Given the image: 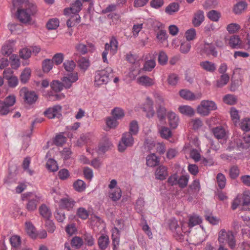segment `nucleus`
I'll use <instances>...</instances> for the list:
<instances>
[{"label":"nucleus","mask_w":250,"mask_h":250,"mask_svg":"<svg viewBox=\"0 0 250 250\" xmlns=\"http://www.w3.org/2000/svg\"><path fill=\"white\" fill-rule=\"evenodd\" d=\"M111 114L112 116L117 120L122 119L125 115L124 110L122 108L119 107H116L114 108L111 110Z\"/></svg>","instance_id":"cd10ccee"},{"label":"nucleus","mask_w":250,"mask_h":250,"mask_svg":"<svg viewBox=\"0 0 250 250\" xmlns=\"http://www.w3.org/2000/svg\"><path fill=\"white\" fill-rule=\"evenodd\" d=\"M179 9V4L177 2H172L168 5L166 8L165 12L168 15H172L177 12Z\"/></svg>","instance_id":"473e14b6"},{"label":"nucleus","mask_w":250,"mask_h":250,"mask_svg":"<svg viewBox=\"0 0 250 250\" xmlns=\"http://www.w3.org/2000/svg\"><path fill=\"white\" fill-rule=\"evenodd\" d=\"M11 246L18 250L21 244V240L19 236L13 235L9 239Z\"/></svg>","instance_id":"37998d69"},{"label":"nucleus","mask_w":250,"mask_h":250,"mask_svg":"<svg viewBox=\"0 0 250 250\" xmlns=\"http://www.w3.org/2000/svg\"><path fill=\"white\" fill-rule=\"evenodd\" d=\"M110 51L113 54L116 53L117 51L118 42L115 37H112L110 41Z\"/></svg>","instance_id":"338daca9"},{"label":"nucleus","mask_w":250,"mask_h":250,"mask_svg":"<svg viewBox=\"0 0 250 250\" xmlns=\"http://www.w3.org/2000/svg\"><path fill=\"white\" fill-rule=\"evenodd\" d=\"M31 14L23 8H18L17 18L22 23H27L31 21Z\"/></svg>","instance_id":"9b49d317"},{"label":"nucleus","mask_w":250,"mask_h":250,"mask_svg":"<svg viewBox=\"0 0 250 250\" xmlns=\"http://www.w3.org/2000/svg\"><path fill=\"white\" fill-rule=\"evenodd\" d=\"M24 8L28 12V13H29L30 14H31V16L35 15L37 11L36 5L34 3L29 1L28 3H26Z\"/></svg>","instance_id":"13d9d810"},{"label":"nucleus","mask_w":250,"mask_h":250,"mask_svg":"<svg viewBox=\"0 0 250 250\" xmlns=\"http://www.w3.org/2000/svg\"><path fill=\"white\" fill-rule=\"evenodd\" d=\"M10 59L11 61V65L12 68L15 69H17L20 65V62L18 57L16 55L12 54Z\"/></svg>","instance_id":"0e129e2a"},{"label":"nucleus","mask_w":250,"mask_h":250,"mask_svg":"<svg viewBox=\"0 0 250 250\" xmlns=\"http://www.w3.org/2000/svg\"><path fill=\"white\" fill-rule=\"evenodd\" d=\"M13 52V47L11 43H6L2 46L1 53L4 56H9Z\"/></svg>","instance_id":"8fccbe9b"},{"label":"nucleus","mask_w":250,"mask_h":250,"mask_svg":"<svg viewBox=\"0 0 250 250\" xmlns=\"http://www.w3.org/2000/svg\"><path fill=\"white\" fill-rule=\"evenodd\" d=\"M240 170L237 166H233L229 169V175L231 179H236L239 175Z\"/></svg>","instance_id":"4d7b16f0"},{"label":"nucleus","mask_w":250,"mask_h":250,"mask_svg":"<svg viewBox=\"0 0 250 250\" xmlns=\"http://www.w3.org/2000/svg\"><path fill=\"white\" fill-rule=\"evenodd\" d=\"M122 196V190L120 188H116L111 193L110 197L113 201L119 200Z\"/></svg>","instance_id":"6e6d98bb"},{"label":"nucleus","mask_w":250,"mask_h":250,"mask_svg":"<svg viewBox=\"0 0 250 250\" xmlns=\"http://www.w3.org/2000/svg\"><path fill=\"white\" fill-rule=\"evenodd\" d=\"M73 187L77 191L82 192L85 189L86 184L83 180L78 179L73 183Z\"/></svg>","instance_id":"f704fd0d"},{"label":"nucleus","mask_w":250,"mask_h":250,"mask_svg":"<svg viewBox=\"0 0 250 250\" xmlns=\"http://www.w3.org/2000/svg\"><path fill=\"white\" fill-rule=\"evenodd\" d=\"M40 214L44 218L48 219L51 216V212L48 207L44 204L42 205L39 208Z\"/></svg>","instance_id":"e433bc0d"},{"label":"nucleus","mask_w":250,"mask_h":250,"mask_svg":"<svg viewBox=\"0 0 250 250\" xmlns=\"http://www.w3.org/2000/svg\"><path fill=\"white\" fill-rule=\"evenodd\" d=\"M205 20L204 12L202 10L197 11L192 19V24L195 27L199 26Z\"/></svg>","instance_id":"2eb2a0df"},{"label":"nucleus","mask_w":250,"mask_h":250,"mask_svg":"<svg viewBox=\"0 0 250 250\" xmlns=\"http://www.w3.org/2000/svg\"><path fill=\"white\" fill-rule=\"evenodd\" d=\"M215 103L210 100H203L197 108V113L203 116H208L212 111L216 110Z\"/></svg>","instance_id":"f03ea898"},{"label":"nucleus","mask_w":250,"mask_h":250,"mask_svg":"<svg viewBox=\"0 0 250 250\" xmlns=\"http://www.w3.org/2000/svg\"><path fill=\"white\" fill-rule=\"evenodd\" d=\"M63 60L64 55L62 53H57L55 54L52 59V61H53V63H54L57 65L61 64Z\"/></svg>","instance_id":"bf43d9fd"},{"label":"nucleus","mask_w":250,"mask_h":250,"mask_svg":"<svg viewBox=\"0 0 250 250\" xmlns=\"http://www.w3.org/2000/svg\"><path fill=\"white\" fill-rule=\"evenodd\" d=\"M218 186L220 189H223L226 186V179L225 175L222 173H219L216 176Z\"/></svg>","instance_id":"a18cd8bd"},{"label":"nucleus","mask_w":250,"mask_h":250,"mask_svg":"<svg viewBox=\"0 0 250 250\" xmlns=\"http://www.w3.org/2000/svg\"><path fill=\"white\" fill-rule=\"evenodd\" d=\"M112 146L111 143L108 140H105L104 142L101 143L98 147V152L105 153L109 150Z\"/></svg>","instance_id":"58836bf2"},{"label":"nucleus","mask_w":250,"mask_h":250,"mask_svg":"<svg viewBox=\"0 0 250 250\" xmlns=\"http://www.w3.org/2000/svg\"><path fill=\"white\" fill-rule=\"evenodd\" d=\"M202 222V219L198 216H192L189 218L188 226L192 228Z\"/></svg>","instance_id":"680f3d73"},{"label":"nucleus","mask_w":250,"mask_h":250,"mask_svg":"<svg viewBox=\"0 0 250 250\" xmlns=\"http://www.w3.org/2000/svg\"><path fill=\"white\" fill-rule=\"evenodd\" d=\"M137 82L141 85L148 87L154 84V80L147 76H142L137 79Z\"/></svg>","instance_id":"4be33fe9"},{"label":"nucleus","mask_w":250,"mask_h":250,"mask_svg":"<svg viewBox=\"0 0 250 250\" xmlns=\"http://www.w3.org/2000/svg\"><path fill=\"white\" fill-rule=\"evenodd\" d=\"M247 7V2L245 1L241 0L234 5L233 11L235 14H240Z\"/></svg>","instance_id":"b1692460"},{"label":"nucleus","mask_w":250,"mask_h":250,"mask_svg":"<svg viewBox=\"0 0 250 250\" xmlns=\"http://www.w3.org/2000/svg\"><path fill=\"white\" fill-rule=\"evenodd\" d=\"M200 66L207 71L213 72L216 70L215 64L209 61H205L200 62Z\"/></svg>","instance_id":"7c9ffc66"},{"label":"nucleus","mask_w":250,"mask_h":250,"mask_svg":"<svg viewBox=\"0 0 250 250\" xmlns=\"http://www.w3.org/2000/svg\"><path fill=\"white\" fill-rule=\"evenodd\" d=\"M109 244L108 236L105 234H102L98 239V245L100 250H105Z\"/></svg>","instance_id":"6ab92c4d"},{"label":"nucleus","mask_w":250,"mask_h":250,"mask_svg":"<svg viewBox=\"0 0 250 250\" xmlns=\"http://www.w3.org/2000/svg\"><path fill=\"white\" fill-rule=\"evenodd\" d=\"M229 44L232 48L239 49L242 47L241 40L239 36H231L229 41Z\"/></svg>","instance_id":"f3484780"},{"label":"nucleus","mask_w":250,"mask_h":250,"mask_svg":"<svg viewBox=\"0 0 250 250\" xmlns=\"http://www.w3.org/2000/svg\"><path fill=\"white\" fill-rule=\"evenodd\" d=\"M83 241L82 238L79 236H74L71 240V245L76 249H79L83 245Z\"/></svg>","instance_id":"a19ab883"},{"label":"nucleus","mask_w":250,"mask_h":250,"mask_svg":"<svg viewBox=\"0 0 250 250\" xmlns=\"http://www.w3.org/2000/svg\"><path fill=\"white\" fill-rule=\"evenodd\" d=\"M118 120L116 119L113 116L107 117L106 120V124L107 127L110 128H116L119 125Z\"/></svg>","instance_id":"3c124183"},{"label":"nucleus","mask_w":250,"mask_h":250,"mask_svg":"<svg viewBox=\"0 0 250 250\" xmlns=\"http://www.w3.org/2000/svg\"><path fill=\"white\" fill-rule=\"evenodd\" d=\"M31 74V69L29 68H25L20 75L21 82L23 84L27 83L30 78Z\"/></svg>","instance_id":"a878e982"},{"label":"nucleus","mask_w":250,"mask_h":250,"mask_svg":"<svg viewBox=\"0 0 250 250\" xmlns=\"http://www.w3.org/2000/svg\"><path fill=\"white\" fill-rule=\"evenodd\" d=\"M133 135L130 133L125 132L122 134L121 141L118 145V150L120 152H123L127 147H131L134 143Z\"/></svg>","instance_id":"39448f33"},{"label":"nucleus","mask_w":250,"mask_h":250,"mask_svg":"<svg viewBox=\"0 0 250 250\" xmlns=\"http://www.w3.org/2000/svg\"><path fill=\"white\" fill-rule=\"evenodd\" d=\"M76 214L82 220H86L89 216L88 211L83 207H80L77 209Z\"/></svg>","instance_id":"603ef678"},{"label":"nucleus","mask_w":250,"mask_h":250,"mask_svg":"<svg viewBox=\"0 0 250 250\" xmlns=\"http://www.w3.org/2000/svg\"><path fill=\"white\" fill-rule=\"evenodd\" d=\"M208 17L212 21H217L220 17V13L216 10H212L208 12Z\"/></svg>","instance_id":"e2e57ef3"},{"label":"nucleus","mask_w":250,"mask_h":250,"mask_svg":"<svg viewBox=\"0 0 250 250\" xmlns=\"http://www.w3.org/2000/svg\"><path fill=\"white\" fill-rule=\"evenodd\" d=\"M46 166L47 168L52 172L56 171L58 169L57 162L53 159H49L47 161Z\"/></svg>","instance_id":"49530a36"},{"label":"nucleus","mask_w":250,"mask_h":250,"mask_svg":"<svg viewBox=\"0 0 250 250\" xmlns=\"http://www.w3.org/2000/svg\"><path fill=\"white\" fill-rule=\"evenodd\" d=\"M119 230L115 228L114 231L113 232L112 235V245L113 246H119V242H120V237H119Z\"/></svg>","instance_id":"864d4df0"},{"label":"nucleus","mask_w":250,"mask_h":250,"mask_svg":"<svg viewBox=\"0 0 250 250\" xmlns=\"http://www.w3.org/2000/svg\"><path fill=\"white\" fill-rule=\"evenodd\" d=\"M161 137L164 139H168L171 136L172 133L169 128L166 126H161L159 129Z\"/></svg>","instance_id":"de8ad7c7"},{"label":"nucleus","mask_w":250,"mask_h":250,"mask_svg":"<svg viewBox=\"0 0 250 250\" xmlns=\"http://www.w3.org/2000/svg\"><path fill=\"white\" fill-rule=\"evenodd\" d=\"M159 104L158 106L156 108L157 117L159 121L161 122H164L166 120L167 115V110L164 106V100L161 97L158 98Z\"/></svg>","instance_id":"1a4fd4ad"},{"label":"nucleus","mask_w":250,"mask_h":250,"mask_svg":"<svg viewBox=\"0 0 250 250\" xmlns=\"http://www.w3.org/2000/svg\"><path fill=\"white\" fill-rule=\"evenodd\" d=\"M179 95L183 99L189 101H194L200 99L201 97V94L195 95L193 93L187 89L181 90L179 91Z\"/></svg>","instance_id":"f8f14e48"},{"label":"nucleus","mask_w":250,"mask_h":250,"mask_svg":"<svg viewBox=\"0 0 250 250\" xmlns=\"http://www.w3.org/2000/svg\"><path fill=\"white\" fill-rule=\"evenodd\" d=\"M78 64L80 68L83 71H85L89 66V61L83 57L78 61Z\"/></svg>","instance_id":"5fc2aeb1"},{"label":"nucleus","mask_w":250,"mask_h":250,"mask_svg":"<svg viewBox=\"0 0 250 250\" xmlns=\"http://www.w3.org/2000/svg\"><path fill=\"white\" fill-rule=\"evenodd\" d=\"M53 61L52 60L46 59L43 61L42 62V68L44 72L47 73L49 72L53 67Z\"/></svg>","instance_id":"ea45409f"},{"label":"nucleus","mask_w":250,"mask_h":250,"mask_svg":"<svg viewBox=\"0 0 250 250\" xmlns=\"http://www.w3.org/2000/svg\"><path fill=\"white\" fill-rule=\"evenodd\" d=\"M188 181V177L187 176L182 175L180 177L178 176L177 185L181 188H184L187 187Z\"/></svg>","instance_id":"052dcab7"},{"label":"nucleus","mask_w":250,"mask_h":250,"mask_svg":"<svg viewBox=\"0 0 250 250\" xmlns=\"http://www.w3.org/2000/svg\"><path fill=\"white\" fill-rule=\"evenodd\" d=\"M168 175L167 168L164 166H160L155 172V178L160 180H165Z\"/></svg>","instance_id":"a211bd4d"},{"label":"nucleus","mask_w":250,"mask_h":250,"mask_svg":"<svg viewBox=\"0 0 250 250\" xmlns=\"http://www.w3.org/2000/svg\"><path fill=\"white\" fill-rule=\"evenodd\" d=\"M218 240L220 244L223 245L227 243L231 249L235 247L236 241L231 231H227L225 229H222L218 233Z\"/></svg>","instance_id":"f257e3e1"},{"label":"nucleus","mask_w":250,"mask_h":250,"mask_svg":"<svg viewBox=\"0 0 250 250\" xmlns=\"http://www.w3.org/2000/svg\"><path fill=\"white\" fill-rule=\"evenodd\" d=\"M38 200L36 198L28 200L26 208L29 211H32L36 209Z\"/></svg>","instance_id":"c03bdc74"},{"label":"nucleus","mask_w":250,"mask_h":250,"mask_svg":"<svg viewBox=\"0 0 250 250\" xmlns=\"http://www.w3.org/2000/svg\"><path fill=\"white\" fill-rule=\"evenodd\" d=\"M112 69L110 67L106 68L105 69L98 70L95 72V84L100 86L106 84L111 76Z\"/></svg>","instance_id":"7ed1b4c3"},{"label":"nucleus","mask_w":250,"mask_h":250,"mask_svg":"<svg viewBox=\"0 0 250 250\" xmlns=\"http://www.w3.org/2000/svg\"><path fill=\"white\" fill-rule=\"evenodd\" d=\"M204 49L208 55H211L214 57H217L218 56V52L216 47L212 43H205Z\"/></svg>","instance_id":"412c9836"},{"label":"nucleus","mask_w":250,"mask_h":250,"mask_svg":"<svg viewBox=\"0 0 250 250\" xmlns=\"http://www.w3.org/2000/svg\"><path fill=\"white\" fill-rule=\"evenodd\" d=\"M82 239L85 244L88 247H91L95 244V240L93 236L89 233L85 232L83 235Z\"/></svg>","instance_id":"2f4dec72"},{"label":"nucleus","mask_w":250,"mask_h":250,"mask_svg":"<svg viewBox=\"0 0 250 250\" xmlns=\"http://www.w3.org/2000/svg\"><path fill=\"white\" fill-rule=\"evenodd\" d=\"M63 66L66 71L70 73H73V70L76 67V63L72 60H67L63 62Z\"/></svg>","instance_id":"c756f323"},{"label":"nucleus","mask_w":250,"mask_h":250,"mask_svg":"<svg viewBox=\"0 0 250 250\" xmlns=\"http://www.w3.org/2000/svg\"><path fill=\"white\" fill-rule=\"evenodd\" d=\"M143 111L146 113V117L149 118L152 117L155 114L153 102L149 97L146 98V103L144 105Z\"/></svg>","instance_id":"ddd939ff"},{"label":"nucleus","mask_w":250,"mask_h":250,"mask_svg":"<svg viewBox=\"0 0 250 250\" xmlns=\"http://www.w3.org/2000/svg\"><path fill=\"white\" fill-rule=\"evenodd\" d=\"M237 97L233 94H226L223 98V102L229 105H234L237 103Z\"/></svg>","instance_id":"393cba45"},{"label":"nucleus","mask_w":250,"mask_h":250,"mask_svg":"<svg viewBox=\"0 0 250 250\" xmlns=\"http://www.w3.org/2000/svg\"><path fill=\"white\" fill-rule=\"evenodd\" d=\"M139 132V125L137 121H132L129 125V131L126 133H130L131 135H136Z\"/></svg>","instance_id":"c9c22d12"},{"label":"nucleus","mask_w":250,"mask_h":250,"mask_svg":"<svg viewBox=\"0 0 250 250\" xmlns=\"http://www.w3.org/2000/svg\"><path fill=\"white\" fill-rule=\"evenodd\" d=\"M168 226L169 229L174 232V236L177 240L181 241L184 239V236L182 233V229L175 218H173L168 220Z\"/></svg>","instance_id":"423d86ee"},{"label":"nucleus","mask_w":250,"mask_h":250,"mask_svg":"<svg viewBox=\"0 0 250 250\" xmlns=\"http://www.w3.org/2000/svg\"><path fill=\"white\" fill-rule=\"evenodd\" d=\"M32 51L27 48H24L21 49L19 52V55L21 58L24 60H27L30 57Z\"/></svg>","instance_id":"69168bd1"},{"label":"nucleus","mask_w":250,"mask_h":250,"mask_svg":"<svg viewBox=\"0 0 250 250\" xmlns=\"http://www.w3.org/2000/svg\"><path fill=\"white\" fill-rule=\"evenodd\" d=\"M50 86L52 90L56 92H60L63 89L62 83L58 80L53 81Z\"/></svg>","instance_id":"09e8293b"},{"label":"nucleus","mask_w":250,"mask_h":250,"mask_svg":"<svg viewBox=\"0 0 250 250\" xmlns=\"http://www.w3.org/2000/svg\"><path fill=\"white\" fill-rule=\"evenodd\" d=\"M212 132L214 136L218 140L226 139V132L224 128L222 126H218L212 129Z\"/></svg>","instance_id":"dca6fc26"},{"label":"nucleus","mask_w":250,"mask_h":250,"mask_svg":"<svg viewBox=\"0 0 250 250\" xmlns=\"http://www.w3.org/2000/svg\"><path fill=\"white\" fill-rule=\"evenodd\" d=\"M20 95L24 102L29 105L34 104L38 99V95L35 91L29 90L26 87L20 90Z\"/></svg>","instance_id":"20e7f679"},{"label":"nucleus","mask_w":250,"mask_h":250,"mask_svg":"<svg viewBox=\"0 0 250 250\" xmlns=\"http://www.w3.org/2000/svg\"><path fill=\"white\" fill-rule=\"evenodd\" d=\"M167 118L168 119L169 125L171 128H176L179 122V118L178 116L173 112H169L167 113Z\"/></svg>","instance_id":"aec40b11"},{"label":"nucleus","mask_w":250,"mask_h":250,"mask_svg":"<svg viewBox=\"0 0 250 250\" xmlns=\"http://www.w3.org/2000/svg\"><path fill=\"white\" fill-rule=\"evenodd\" d=\"M146 165L150 167H155L159 165V158L154 153L148 155L146 158Z\"/></svg>","instance_id":"5701e85b"},{"label":"nucleus","mask_w":250,"mask_h":250,"mask_svg":"<svg viewBox=\"0 0 250 250\" xmlns=\"http://www.w3.org/2000/svg\"><path fill=\"white\" fill-rule=\"evenodd\" d=\"M229 80V76L227 74H224L220 76V79L216 81V86L222 87L226 85Z\"/></svg>","instance_id":"4c0bfd02"},{"label":"nucleus","mask_w":250,"mask_h":250,"mask_svg":"<svg viewBox=\"0 0 250 250\" xmlns=\"http://www.w3.org/2000/svg\"><path fill=\"white\" fill-rule=\"evenodd\" d=\"M26 231L27 233L33 239L36 238L37 234L36 233V228L31 222H26Z\"/></svg>","instance_id":"bb28decb"},{"label":"nucleus","mask_w":250,"mask_h":250,"mask_svg":"<svg viewBox=\"0 0 250 250\" xmlns=\"http://www.w3.org/2000/svg\"><path fill=\"white\" fill-rule=\"evenodd\" d=\"M76 202L72 198L66 197L62 198L60 202V206L64 209L70 210L74 207Z\"/></svg>","instance_id":"4468645a"},{"label":"nucleus","mask_w":250,"mask_h":250,"mask_svg":"<svg viewBox=\"0 0 250 250\" xmlns=\"http://www.w3.org/2000/svg\"><path fill=\"white\" fill-rule=\"evenodd\" d=\"M241 129L245 131L250 130V118H245L241 123Z\"/></svg>","instance_id":"774afa93"},{"label":"nucleus","mask_w":250,"mask_h":250,"mask_svg":"<svg viewBox=\"0 0 250 250\" xmlns=\"http://www.w3.org/2000/svg\"><path fill=\"white\" fill-rule=\"evenodd\" d=\"M78 80L77 72L69 73L67 76H64L61 79L63 88L66 89L70 88L72 84Z\"/></svg>","instance_id":"6e6552de"},{"label":"nucleus","mask_w":250,"mask_h":250,"mask_svg":"<svg viewBox=\"0 0 250 250\" xmlns=\"http://www.w3.org/2000/svg\"><path fill=\"white\" fill-rule=\"evenodd\" d=\"M59 21L57 18H53L49 20L46 23V28L48 30L56 29L59 26Z\"/></svg>","instance_id":"79ce46f5"},{"label":"nucleus","mask_w":250,"mask_h":250,"mask_svg":"<svg viewBox=\"0 0 250 250\" xmlns=\"http://www.w3.org/2000/svg\"><path fill=\"white\" fill-rule=\"evenodd\" d=\"M62 107L60 105H55L46 109L43 112L45 117L52 119L55 118H60L62 116Z\"/></svg>","instance_id":"0eeeda50"},{"label":"nucleus","mask_w":250,"mask_h":250,"mask_svg":"<svg viewBox=\"0 0 250 250\" xmlns=\"http://www.w3.org/2000/svg\"><path fill=\"white\" fill-rule=\"evenodd\" d=\"M242 210L250 211V191H245L241 196Z\"/></svg>","instance_id":"9d476101"},{"label":"nucleus","mask_w":250,"mask_h":250,"mask_svg":"<svg viewBox=\"0 0 250 250\" xmlns=\"http://www.w3.org/2000/svg\"><path fill=\"white\" fill-rule=\"evenodd\" d=\"M82 4L81 2L79 0H77L75 3L73 4L72 7H70V9H65L64 10V12L65 14H66V13L68 11H70L72 13H78L81 10V6Z\"/></svg>","instance_id":"72a5a7b5"},{"label":"nucleus","mask_w":250,"mask_h":250,"mask_svg":"<svg viewBox=\"0 0 250 250\" xmlns=\"http://www.w3.org/2000/svg\"><path fill=\"white\" fill-rule=\"evenodd\" d=\"M178 109L182 114L190 117L192 116L195 113L193 108L189 105L180 106Z\"/></svg>","instance_id":"c85d7f7f"}]
</instances>
